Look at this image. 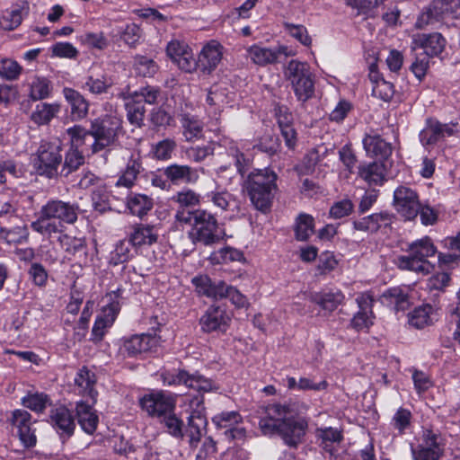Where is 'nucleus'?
<instances>
[{
    "label": "nucleus",
    "instance_id": "1",
    "mask_svg": "<svg viewBox=\"0 0 460 460\" xmlns=\"http://www.w3.org/2000/svg\"><path fill=\"white\" fill-rule=\"evenodd\" d=\"M124 132L122 119L116 113L105 114L92 120L89 130L80 126L67 129L71 141L76 146H85L92 154L114 146Z\"/></svg>",
    "mask_w": 460,
    "mask_h": 460
},
{
    "label": "nucleus",
    "instance_id": "2",
    "mask_svg": "<svg viewBox=\"0 0 460 460\" xmlns=\"http://www.w3.org/2000/svg\"><path fill=\"white\" fill-rule=\"evenodd\" d=\"M259 426L264 435L279 434L287 445L296 447L305 434L307 422L296 419L288 407L272 404L265 408Z\"/></svg>",
    "mask_w": 460,
    "mask_h": 460
},
{
    "label": "nucleus",
    "instance_id": "3",
    "mask_svg": "<svg viewBox=\"0 0 460 460\" xmlns=\"http://www.w3.org/2000/svg\"><path fill=\"white\" fill-rule=\"evenodd\" d=\"M78 206L59 199H51L39 211L37 220L31 224L33 231L51 237L62 232L63 224H74L77 220Z\"/></svg>",
    "mask_w": 460,
    "mask_h": 460
},
{
    "label": "nucleus",
    "instance_id": "4",
    "mask_svg": "<svg viewBox=\"0 0 460 460\" xmlns=\"http://www.w3.org/2000/svg\"><path fill=\"white\" fill-rule=\"evenodd\" d=\"M277 174L269 169L252 172L244 182V188L252 205L261 212H267L272 203L273 190L277 189Z\"/></svg>",
    "mask_w": 460,
    "mask_h": 460
},
{
    "label": "nucleus",
    "instance_id": "5",
    "mask_svg": "<svg viewBox=\"0 0 460 460\" xmlns=\"http://www.w3.org/2000/svg\"><path fill=\"white\" fill-rule=\"evenodd\" d=\"M285 77L290 82L297 99L303 102L314 93V75L306 62L292 59L284 70Z\"/></svg>",
    "mask_w": 460,
    "mask_h": 460
},
{
    "label": "nucleus",
    "instance_id": "6",
    "mask_svg": "<svg viewBox=\"0 0 460 460\" xmlns=\"http://www.w3.org/2000/svg\"><path fill=\"white\" fill-rule=\"evenodd\" d=\"M189 238L193 243H201L206 246H211L219 243L224 236L216 217L204 209L199 212L196 217V224L188 233Z\"/></svg>",
    "mask_w": 460,
    "mask_h": 460
},
{
    "label": "nucleus",
    "instance_id": "7",
    "mask_svg": "<svg viewBox=\"0 0 460 460\" xmlns=\"http://www.w3.org/2000/svg\"><path fill=\"white\" fill-rule=\"evenodd\" d=\"M436 252L437 249L429 237L413 242L409 246L408 255L404 257V270L429 273L433 267L428 258L434 256Z\"/></svg>",
    "mask_w": 460,
    "mask_h": 460
},
{
    "label": "nucleus",
    "instance_id": "8",
    "mask_svg": "<svg viewBox=\"0 0 460 460\" xmlns=\"http://www.w3.org/2000/svg\"><path fill=\"white\" fill-rule=\"evenodd\" d=\"M460 18V0H434L418 20L419 26Z\"/></svg>",
    "mask_w": 460,
    "mask_h": 460
},
{
    "label": "nucleus",
    "instance_id": "9",
    "mask_svg": "<svg viewBox=\"0 0 460 460\" xmlns=\"http://www.w3.org/2000/svg\"><path fill=\"white\" fill-rule=\"evenodd\" d=\"M190 417L188 420L187 436L191 447L199 442L207 426L205 416L204 397L201 394L188 399Z\"/></svg>",
    "mask_w": 460,
    "mask_h": 460
},
{
    "label": "nucleus",
    "instance_id": "10",
    "mask_svg": "<svg viewBox=\"0 0 460 460\" xmlns=\"http://www.w3.org/2000/svg\"><path fill=\"white\" fill-rule=\"evenodd\" d=\"M175 398L164 393H154L145 395L140 404L144 411L152 417L163 419L165 415L172 413L175 409Z\"/></svg>",
    "mask_w": 460,
    "mask_h": 460
},
{
    "label": "nucleus",
    "instance_id": "11",
    "mask_svg": "<svg viewBox=\"0 0 460 460\" xmlns=\"http://www.w3.org/2000/svg\"><path fill=\"white\" fill-rule=\"evenodd\" d=\"M420 214L424 226L433 225L438 218L436 212L429 207H421L417 193L404 188V220H411Z\"/></svg>",
    "mask_w": 460,
    "mask_h": 460
},
{
    "label": "nucleus",
    "instance_id": "12",
    "mask_svg": "<svg viewBox=\"0 0 460 460\" xmlns=\"http://www.w3.org/2000/svg\"><path fill=\"white\" fill-rule=\"evenodd\" d=\"M10 422L16 429V434L25 447H32L36 445L35 429L32 427L35 421L31 420V415L27 411L14 410L12 412Z\"/></svg>",
    "mask_w": 460,
    "mask_h": 460
},
{
    "label": "nucleus",
    "instance_id": "13",
    "mask_svg": "<svg viewBox=\"0 0 460 460\" xmlns=\"http://www.w3.org/2000/svg\"><path fill=\"white\" fill-rule=\"evenodd\" d=\"M166 53L180 69L187 73H191L197 69L192 50L185 42L178 40H171L167 45Z\"/></svg>",
    "mask_w": 460,
    "mask_h": 460
},
{
    "label": "nucleus",
    "instance_id": "14",
    "mask_svg": "<svg viewBox=\"0 0 460 460\" xmlns=\"http://www.w3.org/2000/svg\"><path fill=\"white\" fill-rule=\"evenodd\" d=\"M39 168L52 175L62 161L59 141L42 142L38 150Z\"/></svg>",
    "mask_w": 460,
    "mask_h": 460
},
{
    "label": "nucleus",
    "instance_id": "15",
    "mask_svg": "<svg viewBox=\"0 0 460 460\" xmlns=\"http://www.w3.org/2000/svg\"><path fill=\"white\" fill-rule=\"evenodd\" d=\"M447 45L446 39L438 32L418 34L413 37L411 48L414 51L422 49L427 57H437L443 52Z\"/></svg>",
    "mask_w": 460,
    "mask_h": 460
},
{
    "label": "nucleus",
    "instance_id": "16",
    "mask_svg": "<svg viewBox=\"0 0 460 460\" xmlns=\"http://www.w3.org/2000/svg\"><path fill=\"white\" fill-rule=\"evenodd\" d=\"M223 57V47L220 43L211 40L201 49L196 60L197 68L204 74H210L216 69Z\"/></svg>",
    "mask_w": 460,
    "mask_h": 460
},
{
    "label": "nucleus",
    "instance_id": "17",
    "mask_svg": "<svg viewBox=\"0 0 460 460\" xmlns=\"http://www.w3.org/2000/svg\"><path fill=\"white\" fill-rule=\"evenodd\" d=\"M230 318L224 309L219 306H210L201 316L199 324L205 332H226Z\"/></svg>",
    "mask_w": 460,
    "mask_h": 460
},
{
    "label": "nucleus",
    "instance_id": "18",
    "mask_svg": "<svg viewBox=\"0 0 460 460\" xmlns=\"http://www.w3.org/2000/svg\"><path fill=\"white\" fill-rule=\"evenodd\" d=\"M357 303L359 311L352 318L351 325L358 331L368 329L373 325L374 314L372 307L374 298L370 294L364 293L357 298Z\"/></svg>",
    "mask_w": 460,
    "mask_h": 460
},
{
    "label": "nucleus",
    "instance_id": "19",
    "mask_svg": "<svg viewBox=\"0 0 460 460\" xmlns=\"http://www.w3.org/2000/svg\"><path fill=\"white\" fill-rule=\"evenodd\" d=\"M168 384H184L190 388L203 393L213 391L216 388L212 380L200 375H189L185 371H180L176 376L168 380Z\"/></svg>",
    "mask_w": 460,
    "mask_h": 460
},
{
    "label": "nucleus",
    "instance_id": "20",
    "mask_svg": "<svg viewBox=\"0 0 460 460\" xmlns=\"http://www.w3.org/2000/svg\"><path fill=\"white\" fill-rule=\"evenodd\" d=\"M158 338L150 334L134 335L125 341L122 349L129 357L151 350L158 344Z\"/></svg>",
    "mask_w": 460,
    "mask_h": 460
},
{
    "label": "nucleus",
    "instance_id": "21",
    "mask_svg": "<svg viewBox=\"0 0 460 460\" xmlns=\"http://www.w3.org/2000/svg\"><path fill=\"white\" fill-rule=\"evenodd\" d=\"M437 321V310L430 304H421L408 314L409 325L422 329Z\"/></svg>",
    "mask_w": 460,
    "mask_h": 460
},
{
    "label": "nucleus",
    "instance_id": "22",
    "mask_svg": "<svg viewBox=\"0 0 460 460\" xmlns=\"http://www.w3.org/2000/svg\"><path fill=\"white\" fill-rule=\"evenodd\" d=\"M164 175L172 183L195 184L199 179L198 169L177 164L166 167Z\"/></svg>",
    "mask_w": 460,
    "mask_h": 460
},
{
    "label": "nucleus",
    "instance_id": "23",
    "mask_svg": "<svg viewBox=\"0 0 460 460\" xmlns=\"http://www.w3.org/2000/svg\"><path fill=\"white\" fill-rule=\"evenodd\" d=\"M119 306L118 303H111L107 307H104L101 315L95 320L93 327L92 334L95 340L101 341L107 328L111 327L119 313Z\"/></svg>",
    "mask_w": 460,
    "mask_h": 460
},
{
    "label": "nucleus",
    "instance_id": "24",
    "mask_svg": "<svg viewBox=\"0 0 460 460\" xmlns=\"http://www.w3.org/2000/svg\"><path fill=\"white\" fill-rule=\"evenodd\" d=\"M63 94L70 106L71 117L74 120H79L86 117L89 104L79 92L72 88L66 87L63 90Z\"/></svg>",
    "mask_w": 460,
    "mask_h": 460
},
{
    "label": "nucleus",
    "instance_id": "25",
    "mask_svg": "<svg viewBox=\"0 0 460 460\" xmlns=\"http://www.w3.org/2000/svg\"><path fill=\"white\" fill-rule=\"evenodd\" d=\"M158 228L155 226L137 225L129 235L133 246L152 245L157 242Z\"/></svg>",
    "mask_w": 460,
    "mask_h": 460
},
{
    "label": "nucleus",
    "instance_id": "26",
    "mask_svg": "<svg viewBox=\"0 0 460 460\" xmlns=\"http://www.w3.org/2000/svg\"><path fill=\"white\" fill-rule=\"evenodd\" d=\"M28 13L29 3L27 1L17 3L11 10L5 11L0 22V28L8 31L17 28Z\"/></svg>",
    "mask_w": 460,
    "mask_h": 460
},
{
    "label": "nucleus",
    "instance_id": "27",
    "mask_svg": "<svg viewBox=\"0 0 460 460\" xmlns=\"http://www.w3.org/2000/svg\"><path fill=\"white\" fill-rule=\"evenodd\" d=\"M60 110L61 105L58 102H40L36 105L35 109L31 113L30 119L38 126L48 125L58 115Z\"/></svg>",
    "mask_w": 460,
    "mask_h": 460
},
{
    "label": "nucleus",
    "instance_id": "28",
    "mask_svg": "<svg viewBox=\"0 0 460 460\" xmlns=\"http://www.w3.org/2000/svg\"><path fill=\"white\" fill-rule=\"evenodd\" d=\"M363 146L367 155L372 157L386 158L392 153L390 144L376 134L366 135L363 139Z\"/></svg>",
    "mask_w": 460,
    "mask_h": 460
},
{
    "label": "nucleus",
    "instance_id": "29",
    "mask_svg": "<svg viewBox=\"0 0 460 460\" xmlns=\"http://www.w3.org/2000/svg\"><path fill=\"white\" fill-rule=\"evenodd\" d=\"M316 436L323 449L331 455L335 453L337 447L343 438L341 431L332 427L317 429Z\"/></svg>",
    "mask_w": 460,
    "mask_h": 460
},
{
    "label": "nucleus",
    "instance_id": "30",
    "mask_svg": "<svg viewBox=\"0 0 460 460\" xmlns=\"http://www.w3.org/2000/svg\"><path fill=\"white\" fill-rule=\"evenodd\" d=\"M76 415L82 429L88 434H93L97 428L99 418L89 404L80 402L76 405Z\"/></svg>",
    "mask_w": 460,
    "mask_h": 460
},
{
    "label": "nucleus",
    "instance_id": "31",
    "mask_svg": "<svg viewBox=\"0 0 460 460\" xmlns=\"http://www.w3.org/2000/svg\"><path fill=\"white\" fill-rule=\"evenodd\" d=\"M142 164L139 155H131L125 171L121 176L118 179L116 186L131 188L137 178V175L142 171Z\"/></svg>",
    "mask_w": 460,
    "mask_h": 460
},
{
    "label": "nucleus",
    "instance_id": "32",
    "mask_svg": "<svg viewBox=\"0 0 460 460\" xmlns=\"http://www.w3.org/2000/svg\"><path fill=\"white\" fill-rule=\"evenodd\" d=\"M131 93H121L120 96L126 101L125 106L128 121L140 127L145 117V107L137 99L131 100Z\"/></svg>",
    "mask_w": 460,
    "mask_h": 460
},
{
    "label": "nucleus",
    "instance_id": "33",
    "mask_svg": "<svg viewBox=\"0 0 460 460\" xmlns=\"http://www.w3.org/2000/svg\"><path fill=\"white\" fill-rule=\"evenodd\" d=\"M192 283L199 295L218 299V296L222 294L220 293V288H222L223 281H219L217 284L212 283L211 279L206 275H200L193 278Z\"/></svg>",
    "mask_w": 460,
    "mask_h": 460
},
{
    "label": "nucleus",
    "instance_id": "34",
    "mask_svg": "<svg viewBox=\"0 0 460 460\" xmlns=\"http://www.w3.org/2000/svg\"><path fill=\"white\" fill-rule=\"evenodd\" d=\"M96 379L94 374L83 367L78 371L75 378V384L79 388V393L88 394L93 402L96 401L97 392L94 390Z\"/></svg>",
    "mask_w": 460,
    "mask_h": 460
},
{
    "label": "nucleus",
    "instance_id": "35",
    "mask_svg": "<svg viewBox=\"0 0 460 460\" xmlns=\"http://www.w3.org/2000/svg\"><path fill=\"white\" fill-rule=\"evenodd\" d=\"M359 176L369 184L379 185L385 180V166L381 163L374 162L359 167Z\"/></svg>",
    "mask_w": 460,
    "mask_h": 460
},
{
    "label": "nucleus",
    "instance_id": "36",
    "mask_svg": "<svg viewBox=\"0 0 460 460\" xmlns=\"http://www.w3.org/2000/svg\"><path fill=\"white\" fill-rule=\"evenodd\" d=\"M51 420L54 425L70 436L75 429V422L70 411L65 407H59L55 409L51 414Z\"/></svg>",
    "mask_w": 460,
    "mask_h": 460
},
{
    "label": "nucleus",
    "instance_id": "37",
    "mask_svg": "<svg viewBox=\"0 0 460 460\" xmlns=\"http://www.w3.org/2000/svg\"><path fill=\"white\" fill-rule=\"evenodd\" d=\"M28 238L29 230L25 225L18 226L12 229H7L0 226V241L8 244H18L27 242Z\"/></svg>",
    "mask_w": 460,
    "mask_h": 460
},
{
    "label": "nucleus",
    "instance_id": "38",
    "mask_svg": "<svg viewBox=\"0 0 460 460\" xmlns=\"http://www.w3.org/2000/svg\"><path fill=\"white\" fill-rule=\"evenodd\" d=\"M113 84V79L106 74L92 75L87 77L85 82V87L93 94L106 93Z\"/></svg>",
    "mask_w": 460,
    "mask_h": 460
},
{
    "label": "nucleus",
    "instance_id": "39",
    "mask_svg": "<svg viewBox=\"0 0 460 460\" xmlns=\"http://www.w3.org/2000/svg\"><path fill=\"white\" fill-rule=\"evenodd\" d=\"M391 218L387 214H373L360 222L355 223L356 229L362 231L375 232L380 227L390 226Z\"/></svg>",
    "mask_w": 460,
    "mask_h": 460
},
{
    "label": "nucleus",
    "instance_id": "40",
    "mask_svg": "<svg viewBox=\"0 0 460 460\" xmlns=\"http://www.w3.org/2000/svg\"><path fill=\"white\" fill-rule=\"evenodd\" d=\"M248 57L256 65L267 66L276 62V55L273 49L253 45L247 49Z\"/></svg>",
    "mask_w": 460,
    "mask_h": 460
},
{
    "label": "nucleus",
    "instance_id": "41",
    "mask_svg": "<svg viewBox=\"0 0 460 460\" xmlns=\"http://www.w3.org/2000/svg\"><path fill=\"white\" fill-rule=\"evenodd\" d=\"M127 206L131 214L141 217L151 210L153 201L146 195L135 194L128 199Z\"/></svg>",
    "mask_w": 460,
    "mask_h": 460
},
{
    "label": "nucleus",
    "instance_id": "42",
    "mask_svg": "<svg viewBox=\"0 0 460 460\" xmlns=\"http://www.w3.org/2000/svg\"><path fill=\"white\" fill-rule=\"evenodd\" d=\"M314 218L308 214H300L296 220L295 233L298 241H306L314 233Z\"/></svg>",
    "mask_w": 460,
    "mask_h": 460
},
{
    "label": "nucleus",
    "instance_id": "43",
    "mask_svg": "<svg viewBox=\"0 0 460 460\" xmlns=\"http://www.w3.org/2000/svg\"><path fill=\"white\" fill-rule=\"evenodd\" d=\"M181 122L187 141H192L201 137L203 126L197 119L185 114L181 117Z\"/></svg>",
    "mask_w": 460,
    "mask_h": 460
},
{
    "label": "nucleus",
    "instance_id": "44",
    "mask_svg": "<svg viewBox=\"0 0 460 460\" xmlns=\"http://www.w3.org/2000/svg\"><path fill=\"white\" fill-rule=\"evenodd\" d=\"M51 91V84L48 79L37 77L31 84L30 97L33 101L43 100L50 96Z\"/></svg>",
    "mask_w": 460,
    "mask_h": 460
},
{
    "label": "nucleus",
    "instance_id": "45",
    "mask_svg": "<svg viewBox=\"0 0 460 460\" xmlns=\"http://www.w3.org/2000/svg\"><path fill=\"white\" fill-rule=\"evenodd\" d=\"M179 205V208L196 207L200 203V195L191 189H183L172 198Z\"/></svg>",
    "mask_w": 460,
    "mask_h": 460
},
{
    "label": "nucleus",
    "instance_id": "46",
    "mask_svg": "<svg viewBox=\"0 0 460 460\" xmlns=\"http://www.w3.org/2000/svg\"><path fill=\"white\" fill-rule=\"evenodd\" d=\"M243 254L241 251L233 247L222 248L210 255L213 263H228L231 261H241Z\"/></svg>",
    "mask_w": 460,
    "mask_h": 460
},
{
    "label": "nucleus",
    "instance_id": "47",
    "mask_svg": "<svg viewBox=\"0 0 460 460\" xmlns=\"http://www.w3.org/2000/svg\"><path fill=\"white\" fill-rule=\"evenodd\" d=\"M71 143H73L71 141ZM80 146H76L72 144V147L66 153L65 156V163L63 171L66 170V174L72 172L76 170L84 163V157L83 155V151H79L78 147Z\"/></svg>",
    "mask_w": 460,
    "mask_h": 460
},
{
    "label": "nucleus",
    "instance_id": "48",
    "mask_svg": "<svg viewBox=\"0 0 460 460\" xmlns=\"http://www.w3.org/2000/svg\"><path fill=\"white\" fill-rule=\"evenodd\" d=\"M414 460H438L441 454L438 444L432 440L427 442L426 447H422L419 451L411 448Z\"/></svg>",
    "mask_w": 460,
    "mask_h": 460
},
{
    "label": "nucleus",
    "instance_id": "49",
    "mask_svg": "<svg viewBox=\"0 0 460 460\" xmlns=\"http://www.w3.org/2000/svg\"><path fill=\"white\" fill-rule=\"evenodd\" d=\"M440 123L435 120H429L427 126L420 133V139L422 145H430L437 142L441 137Z\"/></svg>",
    "mask_w": 460,
    "mask_h": 460
},
{
    "label": "nucleus",
    "instance_id": "50",
    "mask_svg": "<svg viewBox=\"0 0 460 460\" xmlns=\"http://www.w3.org/2000/svg\"><path fill=\"white\" fill-rule=\"evenodd\" d=\"M212 420L217 427L227 429L230 431L242 421V417L237 411H223L214 416Z\"/></svg>",
    "mask_w": 460,
    "mask_h": 460
},
{
    "label": "nucleus",
    "instance_id": "51",
    "mask_svg": "<svg viewBox=\"0 0 460 460\" xmlns=\"http://www.w3.org/2000/svg\"><path fill=\"white\" fill-rule=\"evenodd\" d=\"M207 196L216 208H220L223 211L231 209L234 199L228 191L215 190L208 193Z\"/></svg>",
    "mask_w": 460,
    "mask_h": 460
},
{
    "label": "nucleus",
    "instance_id": "52",
    "mask_svg": "<svg viewBox=\"0 0 460 460\" xmlns=\"http://www.w3.org/2000/svg\"><path fill=\"white\" fill-rule=\"evenodd\" d=\"M344 296L341 292L327 293L317 296L314 301L318 304L323 309L327 311H333L339 305L342 303Z\"/></svg>",
    "mask_w": 460,
    "mask_h": 460
},
{
    "label": "nucleus",
    "instance_id": "53",
    "mask_svg": "<svg viewBox=\"0 0 460 460\" xmlns=\"http://www.w3.org/2000/svg\"><path fill=\"white\" fill-rule=\"evenodd\" d=\"M134 67L137 74L144 77L153 76L157 71V66L154 60L144 56L135 58Z\"/></svg>",
    "mask_w": 460,
    "mask_h": 460
},
{
    "label": "nucleus",
    "instance_id": "54",
    "mask_svg": "<svg viewBox=\"0 0 460 460\" xmlns=\"http://www.w3.org/2000/svg\"><path fill=\"white\" fill-rule=\"evenodd\" d=\"M131 243L126 240H121L117 243L114 250L111 252V261L115 264H120L128 261L131 256Z\"/></svg>",
    "mask_w": 460,
    "mask_h": 460
},
{
    "label": "nucleus",
    "instance_id": "55",
    "mask_svg": "<svg viewBox=\"0 0 460 460\" xmlns=\"http://www.w3.org/2000/svg\"><path fill=\"white\" fill-rule=\"evenodd\" d=\"M49 402V400L46 394L38 393L28 394L22 400L23 406L37 412L42 411Z\"/></svg>",
    "mask_w": 460,
    "mask_h": 460
},
{
    "label": "nucleus",
    "instance_id": "56",
    "mask_svg": "<svg viewBox=\"0 0 460 460\" xmlns=\"http://www.w3.org/2000/svg\"><path fill=\"white\" fill-rule=\"evenodd\" d=\"M22 72V66L13 59L0 60V76L7 80H15Z\"/></svg>",
    "mask_w": 460,
    "mask_h": 460
},
{
    "label": "nucleus",
    "instance_id": "57",
    "mask_svg": "<svg viewBox=\"0 0 460 460\" xmlns=\"http://www.w3.org/2000/svg\"><path fill=\"white\" fill-rule=\"evenodd\" d=\"M381 303L388 307L394 308L395 312L400 310L402 302V291L401 288H392L385 292L380 297Z\"/></svg>",
    "mask_w": 460,
    "mask_h": 460
},
{
    "label": "nucleus",
    "instance_id": "58",
    "mask_svg": "<svg viewBox=\"0 0 460 460\" xmlns=\"http://www.w3.org/2000/svg\"><path fill=\"white\" fill-rule=\"evenodd\" d=\"M220 296H218V299H222L227 297L230 301L238 307H243L247 305L246 297L241 294L236 288L233 287L226 286L225 282H223L222 288H220Z\"/></svg>",
    "mask_w": 460,
    "mask_h": 460
},
{
    "label": "nucleus",
    "instance_id": "59",
    "mask_svg": "<svg viewBox=\"0 0 460 460\" xmlns=\"http://www.w3.org/2000/svg\"><path fill=\"white\" fill-rule=\"evenodd\" d=\"M131 100L137 99L140 102L143 101L148 104H155L158 102L160 97L159 89L153 86H146L141 88L139 91L131 93Z\"/></svg>",
    "mask_w": 460,
    "mask_h": 460
},
{
    "label": "nucleus",
    "instance_id": "60",
    "mask_svg": "<svg viewBox=\"0 0 460 460\" xmlns=\"http://www.w3.org/2000/svg\"><path fill=\"white\" fill-rule=\"evenodd\" d=\"M204 209L198 208L193 210H189L186 208H179L174 216L175 222L180 225H189L191 226V228L194 227L196 224V217H198L199 212H203Z\"/></svg>",
    "mask_w": 460,
    "mask_h": 460
},
{
    "label": "nucleus",
    "instance_id": "61",
    "mask_svg": "<svg viewBox=\"0 0 460 460\" xmlns=\"http://www.w3.org/2000/svg\"><path fill=\"white\" fill-rule=\"evenodd\" d=\"M284 26L290 36L297 40L303 45L309 46L311 44V38L309 37L305 26L295 25L292 23H285Z\"/></svg>",
    "mask_w": 460,
    "mask_h": 460
},
{
    "label": "nucleus",
    "instance_id": "62",
    "mask_svg": "<svg viewBox=\"0 0 460 460\" xmlns=\"http://www.w3.org/2000/svg\"><path fill=\"white\" fill-rule=\"evenodd\" d=\"M162 421L164 423V426L167 428L168 432L173 437L180 438L182 437V421L180 420L173 411L165 415Z\"/></svg>",
    "mask_w": 460,
    "mask_h": 460
},
{
    "label": "nucleus",
    "instance_id": "63",
    "mask_svg": "<svg viewBox=\"0 0 460 460\" xmlns=\"http://www.w3.org/2000/svg\"><path fill=\"white\" fill-rule=\"evenodd\" d=\"M372 95L388 102L394 95V86L385 80L378 81L377 84L372 86Z\"/></svg>",
    "mask_w": 460,
    "mask_h": 460
},
{
    "label": "nucleus",
    "instance_id": "64",
    "mask_svg": "<svg viewBox=\"0 0 460 460\" xmlns=\"http://www.w3.org/2000/svg\"><path fill=\"white\" fill-rule=\"evenodd\" d=\"M338 265V261L331 252H323L319 258L317 270L321 275H326L332 271Z\"/></svg>",
    "mask_w": 460,
    "mask_h": 460
}]
</instances>
